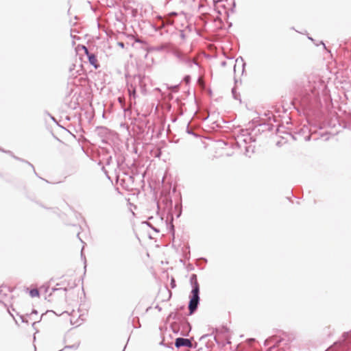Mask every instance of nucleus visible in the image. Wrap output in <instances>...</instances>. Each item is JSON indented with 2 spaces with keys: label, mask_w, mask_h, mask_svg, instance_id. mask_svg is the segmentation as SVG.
Segmentation results:
<instances>
[{
  "label": "nucleus",
  "mask_w": 351,
  "mask_h": 351,
  "mask_svg": "<svg viewBox=\"0 0 351 351\" xmlns=\"http://www.w3.org/2000/svg\"><path fill=\"white\" fill-rule=\"evenodd\" d=\"M191 280H194V282H193V289H192V298L189 302V309L190 311V313L192 314L197 308V304H198V302H199V284L197 282V278H196V276L195 275H193L192 278H191Z\"/></svg>",
  "instance_id": "nucleus-1"
},
{
  "label": "nucleus",
  "mask_w": 351,
  "mask_h": 351,
  "mask_svg": "<svg viewBox=\"0 0 351 351\" xmlns=\"http://www.w3.org/2000/svg\"><path fill=\"white\" fill-rule=\"evenodd\" d=\"M175 345L177 348H180L182 346H185V347H188V348L192 347L191 341L188 339H184V338L176 339Z\"/></svg>",
  "instance_id": "nucleus-2"
},
{
  "label": "nucleus",
  "mask_w": 351,
  "mask_h": 351,
  "mask_svg": "<svg viewBox=\"0 0 351 351\" xmlns=\"http://www.w3.org/2000/svg\"><path fill=\"white\" fill-rule=\"evenodd\" d=\"M88 57L90 64H92L95 69H97L99 66V64L98 63L97 57L92 53H90Z\"/></svg>",
  "instance_id": "nucleus-3"
},
{
  "label": "nucleus",
  "mask_w": 351,
  "mask_h": 351,
  "mask_svg": "<svg viewBox=\"0 0 351 351\" xmlns=\"http://www.w3.org/2000/svg\"><path fill=\"white\" fill-rule=\"evenodd\" d=\"M32 298H38L40 296L39 291L37 289H32L29 291Z\"/></svg>",
  "instance_id": "nucleus-4"
},
{
  "label": "nucleus",
  "mask_w": 351,
  "mask_h": 351,
  "mask_svg": "<svg viewBox=\"0 0 351 351\" xmlns=\"http://www.w3.org/2000/svg\"><path fill=\"white\" fill-rule=\"evenodd\" d=\"M82 49H84V53H85L86 55H87L88 56L90 54L89 53L88 49L85 46H82Z\"/></svg>",
  "instance_id": "nucleus-5"
},
{
  "label": "nucleus",
  "mask_w": 351,
  "mask_h": 351,
  "mask_svg": "<svg viewBox=\"0 0 351 351\" xmlns=\"http://www.w3.org/2000/svg\"><path fill=\"white\" fill-rule=\"evenodd\" d=\"M129 91H130V96H132V95L134 97H135L136 90L134 89V90H132V92H131L130 90H129Z\"/></svg>",
  "instance_id": "nucleus-6"
},
{
  "label": "nucleus",
  "mask_w": 351,
  "mask_h": 351,
  "mask_svg": "<svg viewBox=\"0 0 351 351\" xmlns=\"http://www.w3.org/2000/svg\"><path fill=\"white\" fill-rule=\"evenodd\" d=\"M171 285H172V287H173L175 286V281L173 279L172 280Z\"/></svg>",
  "instance_id": "nucleus-7"
},
{
  "label": "nucleus",
  "mask_w": 351,
  "mask_h": 351,
  "mask_svg": "<svg viewBox=\"0 0 351 351\" xmlns=\"http://www.w3.org/2000/svg\"><path fill=\"white\" fill-rule=\"evenodd\" d=\"M119 45H120V47H123L124 45L123 43H119Z\"/></svg>",
  "instance_id": "nucleus-8"
}]
</instances>
